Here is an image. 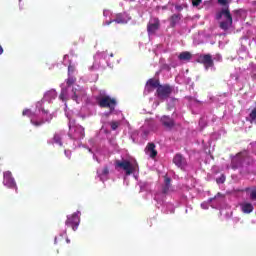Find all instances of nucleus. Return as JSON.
Returning <instances> with one entry per match:
<instances>
[{"mask_svg":"<svg viewBox=\"0 0 256 256\" xmlns=\"http://www.w3.org/2000/svg\"><path fill=\"white\" fill-rule=\"evenodd\" d=\"M223 17L225 20L221 21ZM215 18L217 21H221L219 23V27L222 29V31H229V29L233 27V15H231V10L229 9L228 5L217 12Z\"/></svg>","mask_w":256,"mask_h":256,"instance_id":"f257e3e1","label":"nucleus"},{"mask_svg":"<svg viewBox=\"0 0 256 256\" xmlns=\"http://www.w3.org/2000/svg\"><path fill=\"white\" fill-rule=\"evenodd\" d=\"M98 105L101 109H109L110 113L115 111V107H117V99L112 98L109 95L101 96L97 98Z\"/></svg>","mask_w":256,"mask_h":256,"instance_id":"f03ea898","label":"nucleus"},{"mask_svg":"<svg viewBox=\"0 0 256 256\" xmlns=\"http://www.w3.org/2000/svg\"><path fill=\"white\" fill-rule=\"evenodd\" d=\"M115 169H123L127 176L133 175L134 171H137V164L131 163L129 160H116L115 161Z\"/></svg>","mask_w":256,"mask_h":256,"instance_id":"7ed1b4c3","label":"nucleus"},{"mask_svg":"<svg viewBox=\"0 0 256 256\" xmlns=\"http://www.w3.org/2000/svg\"><path fill=\"white\" fill-rule=\"evenodd\" d=\"M171 93H173V87L169 84H160L158 89H156V95L158 99H161L162 101L169 99L171 97Z\"/></svg>","mask_w":256,"mask_h":256,"instance_id":"20e7f679","label":"nucleus"},{"mask_svg":"<svg viewBox=\"0 0 256 256\" xmlns=\"http://www.w3.org/2000/svg\"><path fill=\"white\" fill-rule=\"evenodd\" d=\"M197 63L204 65L206 71L210 69V67H215V62L213 61V56L211 54H201L196 59Z\"/></svg>","mask_w":256,"mask_h":256,"instance_id":"39448f33","label":"nucleus"},{"mask_svg":"<svg viewBox=\"0 0 256 256\" xmlns=\"http://www.w3.org/2000/svg\"><path fill=\"white\" fill-rule=\"evenodd\" d=\"M159 29H161V20H159L157 17L150 18L147 24L148 35H155Z\"/></svg>","mask_w":256,"mask_h":256,"instance_id":"423d86ee","label":"nucleus"},{"mask_svg":"<svg viewBox=\"0 0 256 256\" xmlns=\"http://www.w3.org/2000/svg\"><path fill=\"white\" fill-rule=\"evenodd\" d=\"M3 185L8 187V189H15L17 191V183L15 182V178H13V174L10 171L4 172Z\"/></svg>","mask_w":256,"mask_h":256,"instance_id":"0eeeda50","label":"nucleus"},{"mask_svg":"<svg viewBox=\"0 0 256 256\" xmlns=\"http://www.w3.org/2000/svg\"><path fill=\"white\" fill-rule=\"evenodd\" d=\"M79 223H80L79 215H77V213H74L71 216L67 217L65 225H67L68 227H71L73 231H77V228L79 227Z\"/></svg>","mask_w":256,"mask_h":256,"instance_id":"6e6552de","label":"nucleus"},{"mask_svg":"<svg viewBox=\"0 0 256 256\" xmlns=\"http://www.w3.org/2000/svg\"><path fill=\"white\" fill-rule=\"evenodd\" d=\"M161 85V82L159 79L150 78L145 86V89L148 93H151L153 89H159V86Z\"/></svg>","mask_w":256,"mask_h":256,"instance_id":"1a4fd4ad","label":"nucleus"},{"mask_svg":"<svg viewBox=\"0 0 256 256\" xmlns=\"http://www.w3.org/2000/svg\"><path fill=\"white\" fill-rule=\"evenodd\" d=\"M173 163L179 167V169H185L187 167V159L181 154H176L173 158Z\"/></svg>","mask_w":256,"mask_h":256,"instance_id":"9d476101","label":"nucleus"},{"mask_svg":"<svg viewBox=\"0 0 256 256\" xmlns=\"http://www.w3.org/2000/svg\"><path fill=\"white\" fill-rule=\"evenodd\" d=\"M111 23H118L120 25H125L127 23V16L125 13H118L115 16V19L107 21L106 25H111Z\"/></svg>","mask_w":256,"mask_h":256,"instance_id":"9b49d317","label":"nucleus"},{"mask_svg":"<svg viewBox=\"0 0 256 256\" xmlns=\"http://www.w3.org/2000/svg\"><path fill=\"white\" fill-rule=\"evenodd\" d=\"M145 153L146 155H149L151 159H155V157H157V151L155 150V143L153 142L148 143L145 148Z\"/></svg>","mask_w":256,"mask_h":256,"instance_id":"f8f14e48","label":"nucleus"},{"mask_svg":"<svg viewBox=\"0 0 256 256\" xmlns=\"http://www.w3.org/2000/svg\"><path fill=\"white\" fill-rule=\"evenodd\" d=\"M161 123L167 129H173V127H175V120L169 116H162Z\"/></svg>","mask_w":256,"mask_h":256,"instance_id":"ddd939ff","label":"nucleus"},{"mask_svg":"<svg viewBox=\"0 0 256 256\" xmlns=\"http://www.w3.org/2000/svg\"><path fill=\"white\" fill-rule=\"evenodd\" d=\"M242 213H245L246 215H249V213H253L255 207H253V204L251 202H243L240 204Z\"/></svg>","mask_w":256,"mask_h":256,"instance_id":"4468645a","label":"nucleus"},{"mask_svg":"<svg viewBox=\"0 0 256 256\" xmlns=\"http://www.w3.org/2000/svg\"><path fill=\"white\" fill-rule=\"evenodd\" d=\"M243 165V159L239 156H235L232 158L231 167L232 169H239Z\"/></svg>","mask_w":256,"mask_h":256,"instance_id":"2eb2a0df","label":"nucleus"},{"mask_svg":"<svg viewBox=\"0 0 256 256\" xmlns=\"http://www.w3.org/2000/svg\"><path fill=\"white\" fill-rule=\"evenodd\" d=\"M76 139H83L85 137V128L81 125L75 126Z\"/></svg>","mask_w":256,"mask_h":256,"instance_id":"dca6fc26","label":"nucleus"},{"mask_svg":"<svg viewBox=\"0 0 256 256\" xmlns=\"http://www.w3.org/2000/svg\"><path fill=\"white\" fill-rule=\"evenodd\" d=\"M181 14H174L170 17V25L171 27H175L179 21H181Z\"/></svg>","mask_w":256,"mask_h":256,"instance_id":"f3484780","label":"nucleus"},{"mask_svg":"<svg viewBox=\"0 0 256 256\" xmlns=\"http://www.w3.org/2000/svg\"><path fill=\"white\" fill-rule=\"evenodd\" d=\"M192 57L193 56L191 55V52L185 51V52H182V53L179 54L178 59L180 61H191Z\"/></svg>","mask_w":256,"mask_h":256,"instance_id":"a211bd4d","label":"nucleus"},{"mask_svg":"<svg viewBox=\"0 0 256 256\" xmlns=\"http://www.w3.org/2000/svg\"><path fill=\"white\" fill-rule=\"evenodd\" d=\"M98 177L103 181V179H106V177L109 175V167H104L102 170H98Z\"/></svg>","mask_w":256,"mask_h":256,"instance_id":"6ab92c4d","label":"nucleus"},{"mask_svg":"<svg viewBox=\"0 0 256 256\" xmlns=\"http://www.w3.org/2000/svg\"><path fill=\"white\" fill-rule=\"evenodd\" d=\"M45 99L51 101V99H55L57 97V92L55 90H50L45 94Z\"/></svg>","mask_w":256,"mask_h":256,"instance_id":"aec40b11","label":"nucleus"},{"mask_svg":"<svg viewBox=\"0 0 256 256\" xmlns=\"http://www.w3.org/2000/svg\"><path fill=\"white\" fill-rule=\"evenodd\" d=\"M76 82H77V78H75L74 76L68 75V78L66 80L67 87H71V85H75Z\"/></svg>","mask_w":256,"mask_h":256,"instance_id":"412c9836","label":"nucleus"},{"mask_svg":"<svg viewBox=\"0 0 256 256\" xmlns=\"http://www.w3.org/2000/svg\"><path fill=\"white\" fill-rule=\"evenodd\" d=\"M120 125H121L120 121H111L110 122V127H111L112 131H117V129H119Z\"/></svg>","mask_w":256,"mask_h":256,"instance_id":"4be33fe9","label":"nucleus"},{"mask_svg":"<svg viewBox=\"0 0 256 256\" xmlns=\"http://www.w3.org/2000/svg\"><path fill=\"white\" fill-rule=\"evenodd\" d=\"M59 99H61V101H67V88H62Z\"/></svg>","mask_w":256,"mask_h":256,"instance_id":"5701e85b","label":"nucleus"},{"mask_svg":"<svg viewBox=\"0 0 256 256\" xmlns=\"http://www.w3.org/2000/svg\"><path fill=\"white\" fill-rule=\"evenodd\" d=\"M164 183H165L166 186H165L163 192H164V193H167V191H169V187L171 186V178L166 177V178L164 179Z\"/></svg>","mask_w":256,"mask_h":256,"instance_id":"b1692460","label":"nucleus"},{"mask_svg":"<svg viewBox=\"0 0 256 256\" xmlns=\"http://www.w3.org/2000/svg\"><path fill=\"white\" fill-rule=\"evenodd\" d=\"M53 141H54V143H56L57 145H60V147L63 145L61 136H60L59 134H54Z\"/></svg>","mask_w":256,"mask_h":256,"instance_id":"393cba45","label":"nucleus"},{"mask_svg":"<svg viewBox=\"0 0 256 256\" xmlns=\"http://www.w3.org/2000/svg\"><path fill=\"white\" fill-rule=\"evenodd\" d=\"M249 117H250V123H256V108H254L250 112Z\"/></svg>","mask_w":256,"mask_h":256,"instance_id":"a878e982","label":"nucleus"},{"mask_svg":"<svg viewBox=\"0 0 256 256\" xmlns=\"http://www.w3.org/2000/svg\"><path fill=\"white\" fill-rule=\"evenodd\" d=\"M31 123L34 125V127H41V125H45V120H31Z\"/></svg>","mask_w":256,"mask_h":256,"instance_id":"bb28decb","label":"nucleus"},{"mask_svg":"<svg viewBox=\"0 0 256 256\" xmlns=\"http://www.w3.org/2000/svg\"><path fill=\"white\" fill-rule=\"evenodd\" d=\"M72 93H73V95H72V97H71L72 101H75L76 103H79V102H78L79 96H77V90H76V88H72Z\"/></svg>","mask_w":256,"mask_h":256,"instance_id":"cd10ccee","label":"nucleus"},{"mask_svg":"<svg viewBox=\"0 0 256 256\" xmlns=\"http://www.w3.org/2000/svg\"><path fill=\"white\" fill-rule=\"evenodd\" d=\"M23 117H33V112L31 109H25L22 112Z\"/></svg>","mask_w":256,"mask_h":256,"instance_id":"c85d7f7f","label":"nucleus"},{"mask_svg":"<svg viewBox=\"0 0 256 256\" xmlns=\"http://www.w3.org/2000/svg\"><path fill=\"white\" fill-rule=\"evenodd\" d=\"M216 183H218V185L225 183V175L222 174L219 178H217Z\"/></svg>","mask_w":256,"mask_h":256,"instance_id":"c756f323","label":"nucleus"},{"mask_svg":"<svg viewBox=\"0 0 256 256\" xmlns=\"http://www.w3.org/2000/svg\"><path fill=\"white\" fill-rule=\"evenodd\" d=\"M193 7H199L201 3H203V0H191Z\"/></svg>","mask_w":256,"mask_h":256,"instance_id":"7c9ffc66","label":"nucleus"},{"mask_svg":"<svg viewBox=\"0 0 256 256\" xmlns=\"http://www.w3.org/2000/svg\"><path fill=\"white\" fill-rule=\"evenodd\" d=\"M250 199L256 201V189L252 190L250 193Z\"/></svg>","mask_w":256,"mask_h":256,"instance_id":"2f4dec72","label":"nucleus"},{"mask_svg":"<svg viewBox=\"0 0 256 256\" xmlns=\"http://www.w3.org/2000/svg\"><path fill=\"white\" fill-rule=\"evenodd\" d=\"M71 73H75V66L73 65L68 66V75H71Z\"/></svg>","mask_w":256,"mask_h":256,"instance_id":"473e14b6","label":"nucleus"},{"mask_svg":"<svg viewBox=\"0 0 256 256\" xmlns=\"http://www.w3.org/2000/svg\"><path fill=\"white\" fill-rule=\"evenodd\" d=\"M219 5H223L224 7H226V5H229V1L228 0H218Z\"/></svg>","mask_w":256,"mask_h":256,"instance_id":"72a5a7b5","label":"nucleus"},{"mask_svg":"<svg viewBox=\"0 0 256 256\" xmlns=\"http://www.w3.org/2000/svg\"><path fill=\"white\" fill-rule=\"evenodd\" d=\"M241 11H243V10L238 9V10H234L233 13H235L236 15H241Z\"/></svg>","mask_w":256,"mask_h":256,"instance_id":"f704fd0d","label":"nucleus"},{"mask_svg":"<svg viewBox=\"0 0 256 256\" xmlns=\"http://www.w3.org/2000/svg\"><path fill=\"white\" fill-rule=\"evenodd\" d=\"M243 191H245V193H248V191H251V188L247 187Z\"/></svg>","mask_w":256,"mask_h":256,"instance_id":"c9c22d12","label":"nucleus"},{"mask_svg":"<svg viewBox=\"0 0 256 256\" xmlns=\"http://www.w3.org/2000/svg\"><path fill=\"white\" fill-rule=\"evenodd\" d=\"M0 55H3V46L0 45Z\"/></svg>","mask_w":256,"mask_h":256,"instance_id":"e433bc0d","label":"nucleus"},{"mask_svg":"<svg viewBox=\"0 0 256 256\" xmlns=\"http://www.w3.org/2000/svg\"><path fill=\"white\" fill-rule=\"evenodd\" d=\"M176 9H177L178 11H181V9H183V7H181V6H176Z\"/></svg>","mask_w":256,"mask_h":256,"instance_id":"4c0bfd02","label":"nucleus"},{"mask_svg":"<svg viewBox=\"0 0 256 256\" xmlns=\"http://www.w3.org/2000/svg\"><path fill=\"white\" fill-rule=\"evenodd\" d=\"M111 115V110H109V113H106V117H109Z\"/></svg>","mask_w":256,"mask_h":256,"instance_id":"58836bf2","label":"nucleus"},{"mask_svg":"<svg viewBox=\"0 0 256 256\" xmlns=\"http://www.w3.org/2000/svg\"><path fill=\"white\" fill-rule=\"evenodd\" d=\"M66 242H67V243H71V240H69V239L67 238V239H66Z\"/></svg>","mask_w":256,"mask_h":256,"instance_id":"ea45409f","label":"nucleus"},{"mask_svg":"<svg viewBox=\"0 0 256 256\" xmlns=\"http://www.w3.org/2000/svg\"><path fill=\"white\" fill-rule=\"evenodd\" d=\"M106 13H107V11H104V12H103V15H106Z\"/></svg>","mask_w":256,"mask_h":256,"instance_id":"a19ab883","label":"nucleus"},{"mask_svg":"<svg viewBox=\"0 0 256 256\" xmlns=\"http://www.w3.org/2000/svg\"><path fill=\"white\" fill-rule=\"evenodd\" d=\"M55 243H57V238H55Z\"/></svg>","mask_w":256,"mask_h":256,"instance_id":"79ce46f5","label":"nucleus"},{"mask_svg":"<svg viewBox=\"0 0 256 256\" xmlns=\"http://www.w3.org/2000/svg\"><path fill=\"white\" fill-rule=\"evenodd\" d=\"M110 57H113V54H111Z\"/></svg>","mask_w":256,"mask_h":256,"instance_id":"37998d69","label":"nucleus"},{"mask_svg":"<svg viewBox=\"0 0 256 256\" xmlns=\"http://www.w3.org/2000/svg\"><path fill=\"white\" fill-rule=\"evenodd\" d=\"M130 1H135V0H130Z\"/></svg>","mask_w":256,"mask_h":256,"instance_id":"c03bdc74","label":"nucleus"}]
</instances>
